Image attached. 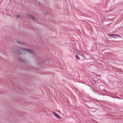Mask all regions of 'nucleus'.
Here are the masks:
<instances>
[{
	"instance_id": "nucleus-1",
	"label": "nucleus",
	"mask_w": 123,
	"mask_h": 123,
	"mask_svg": "<svg viewBox=\"0 0 123 123\" xmlns=\"http://www.w3.org/2000/svg\"><path fill=\"white\" fill-rule=\"evenodd\" d=\"M21 49V50H22V51L25 50V51H26L28 52H29L30 53H33V51L32 50L30 49Z\"/></svg>"
},
{
	"instance_id": "nucleus-2",
	"label": "nucleus",
	"mask_w": 123,
	"mask_h": 123,
	"mask_svg": "<svg viewBox=\"0 0 123 123\" xmlns=\"http://www.w3.org/2000/svg\"><path fill=\"white\" fill-rule=\"evenodd\" d=\"M107 35L109 36V37H110L111 36H118L119 37H120L121 38H122V37H121L120 35H115V34H107Z\"/></svg>"
},
{
	"instance_id": "nucleus-3",
	"label": "nucleus",
	"mask_w": 123,
	"mask_h": 123,
	"mask_svg": "<svg viewBox=\"0 0 123 123\" xmlns=\"http://www.w3.org/2000/svg\"><path fill=\"white\" fill-rule=\"evenodd\" d=\"M52 113L55 117H56L57 118H61V117L57 115L55 112H52Z\"/></svg>"
},
{
	"instance_id": "nucleus-4",
	"label": "nucleus",
	"mask_w": 123,
	"mask_h": 123,
	"mask_svg": "<svg viewBox=\"0 0 123 123\" xmlns=\"http://www.w3.org/2000/svg\"><path fill=\"white\" fill-rule=\"evenodd\" d=\"M29 17L35 20L36 19L35 18L34 16H32V15H29Z\"/></svg>"
},
{
	"instance_id": "nucleus-5",
	"label": "nucleus",
	"mask_w": 123,
	"mask_h": 123,
	"mask_svg": "<svg viewBox=\"0 0 123 123\" xmlns=\"http://www.w3.org/2000/svg\"><path fill=\"white\" fill-rule=\"evenodd\" d=\"M75 57L77 58V59L78 60L80 59V58L77 55H76L75 56Z\"/></svg>"
},
{
	"instance_id": "nucleus-6",
	"label": "nucleus",
	"mask_w": 123,
	"mask_h": 123,
	"mask_svg": "<svg viewBox=\"0 0 123 123\" xmlns=\"http://www.w3.org/2000/svg\"><path fill=\"white\" fill-rule=\"evenodd\" d=\"M19 16L18 15H17L16 16V17L17 18H18L19 17Z\"/></svg>"
},
{
	"instance_id": "nucleus-7",
	"label": "nucleus",
	"mask_w": 123,
	"mask_h": 123,
	"mask_svg": "<svg viewBox=\"0 0 123 123\" xmlns=\"http://www.w3.org/2000/svg\"><path fill=\"white\" fill-rule=\"evenodd\" d=\"M17 53L18 54H20V52H17Z\"/></svg>"
}]
</instances>
